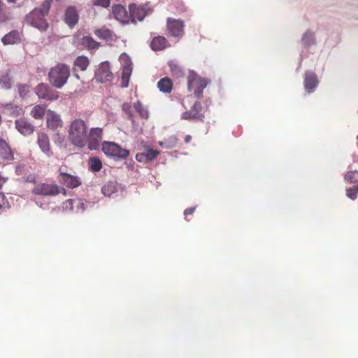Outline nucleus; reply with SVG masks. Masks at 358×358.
<instances>
[{
  "mask_svg": "<svg viewBox=\"0 0 358 358\" xmlns=\"http://www.w3.org/2000/svg\"><path fill=\"white\" fill-rule=\"evenodd\" d=\"M57 136H58L59 138H61L60 135L59 134H57Z\"/></svg>",
  "mask_w": 358,
  "mask_h": 358,
  "instance_id": "3c124183",
  "label": "nucleus"
},
{
  "mask_svg": "<svg viewBox=\"0 0 358 358\" xmlns=\"http://www.w3.org/2000/svg\"><path fill=\"white\" fill-rule=\"evenodd\" d=\"M129 20L136 23V20L142 21L150 13V9L146 6L131 3L129 6Z\"/></svg>",
  "mask_w": 358,
  "mask_h": 358,
  "instance_id": "9d476101",
  "label": "nucleus"
},
{
  "mask_svg": "<svg viewBox=\"0 0 358 358\" xmlns=\"http://www.w3.org/2000/svg\"><path fill=\"white\" fill-rule=\"evenodd\" d=\"M29 92V86L27 85H18V92L22 98H24Z\"/></svg>",
  "mask_w": 358,
  "mask_h": 358,
  "instance_id": "a19ab883",
  "label": "nucleus"
},
{
  "mask_svg": "<svg viewBox=\"0 0 358 358\" xmlns=\"http://www.w3.org/2000/svg\"><path fill=\"white\" fill-rule=\"evenodd\" d=\"M32 193L36 195L52 196L59 194L60 189L55 184L38 183L33 188Z\"/></svg>",
  "mask_w": 358,
  "mask_h": 358,
  "instance_id": "1a4fd4ad",
  "label": "nucleus"
},
{
  "mask_svg": "<svg viewBox=\"0 0 358 358\" xmlns=\"http://www.w3.org/2000/svg\"><path fill=\"white\" fill-rule=\"evenodd\" d=\"M35 92L39 99H45L47 101H55L59 98L58 92L52 89L45 83L38 85L35 88Z\"/></svg>",
  "mask_w": 358,
  "mask_h": 358,
  "instance_id": "f8f14e48",
  "label": "nucleus"
},
{
  "mask_svg": "<svg viewBox=\"0 0 358 358\" xmlns=\"http://www.w3.org/2000/svg\"><path fill=\"white\" fill-rule=\"evenodd\" d=\"M172 82L168 77L163 78L157 83L159 91L164 93H170L172 90Z\"/></svg>",
  "mask_w": 358,
  "mask_h": 358,
  "instance_id": "cd10ccee",
  "label": "nucleus"
},
{
  "mask_svg": "<svg viewBox=\"0 0 358 358\" xmlns=\"http://www.w3.org/2000/svg\"><path fill=\"white\" fill-rule=\"evenodd\" d=\"M93 203L83 199H68L64 208L74 211L76 213H83L86 210L92 208Z\"/></svg>",
  "mask_w": 358,
  "mask_h": 358,
  "instance_id": "6e6552de",
  "label": "nucleus"
},
{
  "mask_svg": "<svg viewBox=\"0 0 358 358\" xmlns=\"http://www.w3.org/2000/svg\"><path fill=\"white\" fill-rule=\"evenodd\" d=\"M73 65L75 69L85 71L89 65V59L85 56H79L74 61Z\"/></svg>",
  "mask_w": 358,
  "mask_h": 358,
  "instance_id": "c756f323",
  "label": "nucleus"
},
{
  "mask_svg": "<svg viewBox=\"0 0 358 358\" xmlns=\"http://www.w3.org/2000/svg\"><path fill=\"white\" fill-rule=\"evenodd\" d=\"M167 27L173 37L180 38L184 34V22L181 20L167 18Z\"/></svg>",
  "mask_w": 358,
  "mask_h": 358,
  "instance_id": "4468645a",
  "label": "nucleus"
},
{
  "mask_svg": "<svg viewBox=\"0 0 358 358\" xmlns=\"http://www.w3.org/2000/svg\"><path fill=\"white\" fill-rule=\"evenodd\" d=\"M37 142L41 151L45 154L50 155V148L48 136L45 134H38Z\"/></svg>",
  "mask_w": 358,
  "mask_h": 358,
  "instance_id": "393cba45",
  "label": "nucleus"
},
{
  "mask_svg": "<svg viewBox=\"0 0 358 358\" xmlns=\"http://www.w3.org/2000/svg\"><path fill=\"white\" fill-rule=\"evenodd\" d=\"M69 138L74 146L83 148L87 143V127L84 120L76 119L71 122L69 130Z\"/></svg>",
  "mask_w": 358,
  "mask_h": 358,
  "instance_id": "f03ea898",
  "label": "nucleus"
},
{
  "mask_svg": "<svg viewBox=\"0 0 358 358\" xmlns=\"http://www.w3.org/2000/svg\"><path fill=\"white\" fill-rule=\"evenodd\" d=\"M191 138H192L191 136H189V135L186 136L185 138V143H189L190 141Z\"/></svg>",
  "mask_w": 358,
  "mask_h": 358,
  "instance_id": "49530a36",
  "label": "nucleus"
},
{
  "mask_svg": "<svg viewBox=\"0 0 358 358\" xmlns=\"http://www.w3.org/2000/svg\"><path fill=\"white\" fill-rule=\"evenodd\" d=\"M178 143V138L176 136L173 135L169 136L163 141H159L158 144L163 148L171 149L176 146Z\"/></svg>",
  "mask_w": 358,
  "mask_h": 358,
  "instance_id": "c85d7f7f",
  "label": "nucleus"
},
{
  "mask_svg": "<svg viewBox=\"0 0 358 358\" xmlns=\"http://www.w3.org/2000/svg\"><path fill=\"white\" fill-rule=\"evenodd\" d=\"M19 169V168H18V167H17L16 171H20V169Z\"/></svg>",
  "mask_w": 358,
  "mask_h": 358,
  "instance_id": "5fc2aeb1",
  "label": "nucleus"
},
{
  "mask_svg": "<svg viewBox=\"0 0 358 358\" xmlns=\"http://www.w3.org/2000/svg\"><path fill=\"white\" fill-rule=\"evenodd\" d=\"M345 181L358 184V170L348 171L344 176Z\"/></svg>",
  "mask_w": 358,
  "mask_h": 358,
  "instance_id": "f704fd0d",
  "label": "nucleus"
},
{
  "mask_svg": "<svg viewBox=\"0 0 358 358\" xmlns=\"http://www.w3.org/2000/svg\"><path fill=\"white\" fill-rule=\"evenodd\" d=\"M159 155V151L146 146L141 152L136 154V159L141 163H148L153 161Z\"/></svg>",
  "mask_w": 358,
  "mask_h": 358,
  "instance_id": "dca6fc26",
  "label": "nucleus"
},
{
  "mask_svg": "<svg viewBox=\"0 0 358 358\" xmlns=\"http://www.w3.org/2000/svg\"><path fill=\"white\" fill-rule=\"evenodd\" d=\"M182 119L189 120L192 119H197L201 122L204 121V115L202 113H193L192 111H185L182 115Z\"/></svg>",
  "mask_w": 358,
  "mask_h": 358,
  "instance_id": "2f4dec72",
  "label": "nucleus"
},
{
  "mask_svg": "<svg viewBox=\"0 0 358 358\" xmlns=\"http://www.w3.org/2000/svg\"><path fill=\"white\" fill-rule=\"evenodd\" d=\"M19 169V168H18V167H17L16 171H20V169Z\"/></svg>",
  "mask_w": 358,
  "mask_h": 358,
  "instance_id": "864d4df0",
  "label": "nucleus"
},
{
  "mask_svg": "<svg viewBox=\"0 0 358 358\" xmlns=\"http://www.w3.org/2000/svg\"><path fill=\"white\" fill-rule=\"evenodd\" d=\"M357 138H358V135H357Z\"/></svg>",
  "mask_w": 358,
  "mask_h": 358,
  "instance_id": "4d7b16f0",
  "label": "nucleus"
},
{
  "mask_svg": "<svg viewBox=\"0 0 358 358\" xmlns=\"http://www.w3.org/2000/svg\"><path fill=\"white\" fill-rule=\"evenodd\" d=\"M102 151L108 157L113 158L115 160L124 159L129 155V150L121 148L115 143L104 141L102 144Z\"/></svg>",
  "mask_w": 358,
  "mask_h": 358,
  "instance_id": "39448f33",
  "label": "nucleus"
},
{
  "mask_svg": "<svg viewBox=\"0 0 358 358\" xmlns=\"http://www.w3.org/2000/svg\"><path fill=\"white\" fill-rule=\"evenodd\" d=\"M195 209H196V207H192V208L185 209L184 211V215L187 216L188 215L192 214L194 212Z\"/></svg>",
  "mask_w": 358,
  "mask_h": 358,
  "instance_id": "c03bdc74",
  "label": "nucleus"
},
{
  "mask_svg": "<svg viewBox=\"0 0 358 358\" xmlns=\"http://www.w3.org/2000/svg\"><path fill=\"white\" fill-rule=\"evenodd\" d=\"M113 78V73L110 71V64L108 62H101L96 69L94 79L97 83H104L110 81Z\"/></svg>",
  "mask_w": 358,
  "mask_h": 358,
  "instance_id": "9b49d317",
  "label": "nucleus"
},
{
  "mask_svg": "<svg viewBox=\"0 0 358 358\" xmlns=\"http://www.w3.org/2000/svg\"><path fill=\"white\" fill-rule=\"evenodd\" d=\"M358 183L352 187L346 189V195L351 200H355L357 197Z\"/></svg>",
  "mask_w": 358,
  "mask_h": 358,
  "instance_id": "4c0bfd02",
  "label": "nucleus"
},
{
  "mask_svg": "<svg viewBox=\"0 0 358 358\" xmlns=\"http://www.w3.org/2000/svg\"><path fill=\"white\" fill-rule=\"evenodd\" d=\"M27 181L29 182H33L35 181V177L32 175H30L27 177Z\"/></svg>",
  "mask_w": 358,
  "mask_h": 358,
  "instance_id": "a18cd8bd",
  "label": "nucleus"
},
{
  "mask_svg": "<svg viewBox=\"0 0 358 358\" xmlns=\"http://www.w3.org/2000/svg\"><path fill=\"white\" fill-rule=\"evenodd\" d=\"M70 76L69 68L67 65L61 64L52 68L49 74L50 83L57 87L62 88L67 82Z\"/></svg>",
  "mask_w": 358,
  "mask_h": 358,
  "instance_id": "7ed1b4c3",
  "label": "nucleus"
},
{
  "mask_svg": "<svg viewBox=\"0 0 358 358\" xmlns=\"http://www.w3.org/2000/svg\"><path fill=\"white\" fill-rule=\"evenodd\" d=\"M10 208L9 202L5 195L0 192V214Z\"/></svg>",
  "mask_w": 358,
  "mask_h": 358,
  "instance_id": "e433bc0d",
  "label": "nucleus"
},
{
  "mask_svg": "<svg viewBox=\"0 0 358 358\" xmlns=\"http://www.w3.org/2000/svg\"><path fill=\"white\" fill-rule=\"evenodd\" d=\"M9 2H13L15 0H7Z\"/></svg>",
  "mask_w": 358,
  "mask_h": 358,
  "instance_id": "603ef678",
  "label": "nucleus"
},
{
  "mask_svg": "<svg viewBox=\"0 0 358 358\" xmlns=\"http://www.w3.org/2000/svg\"><path fill=\"white\" fill-rule=\"evenodd\" d=\"M76 76L77 78H79V76H78V74H76Z\"/></svg>",
  "mask_w": 358,
  "mask_h": 358,
  "instance_id": "6e6d98bb",
  "label": "nucleus"
},
{
  "mask_svg": "<svg viewBox=\"0 0 358 358\" xmlns=\"http://www.w3.org/2000/svg\"><path fill=\"white\" fill-rule=\"evenodd\" d=\"M207 84L206 79L198 77L194 71L189 72L187 76L188 90L193 92L195 97L200 99L202 96L203 90L206 87Z\"/></svg>",
  "mask_w": 358,
  "mask_h": 358,
  "instance_id": "20e7f679",
  "label": "nucleus"
},
{
  "mask_svg": "<svg viewBox=\"0 0 358 358\" xmlns=\"http://www.w3.org/2000/svg\"><path fill=\"white\" fill-rule=\"evenodd\" d=\"M15 128L24 136L31 134L34 131V126L26 118H19L15 120Z\"/></svg>",
  "mask_w": 358,
  "mask_h": 358,
  "instance_id": "a211bd4d",
  "label": "nucleus"
},
{
  "mask_svg": "<svg viewBox=\"0 0 358 358\" xmlns=\"http://www.w3.org/2000/svg\"><path fill=\"white\" fill-rule=\"evenodd\" d=\"M120 61L122 64V86L127 87L132 73V62L131 58L125 53L120 55Z\"/></svg>",
  "mask_w": 358,
  "mask_h": 358,
  "instance_id": "423d86ee",
  "label": "nucleus"
},
{
  "mask_svg": "<svg viewBox=\"0 0 358 358\" xmlns=\"http://www.w3.org/2000/svg\"><path fill=\"white\" fill-rule=\"evenodd\" d=\"M302 46L308 49L316 44L315 33L310 29L306 30L301 36Z\"/></svg>",
  "mask_w": 358,
  "mask_h": 358,
  "instance_id": "412c9836",
  "label": "nucleus"
},
{
  "mask_svg": "<svg viewBox=\"0 0 358 358\" xmlns=\"http://www.w3.org/2000/svg\"><path fill=\"white\" fill-rule=\"evenodd\" d=\"M110 0H95L94 2V5L101 6L103 8H108L110 6Z\"/></svg>",
  "mask_w": 358,
  "mask_h": 358,
  "instance_id": "79ce46f5",
  "label": "nucleus"
},
{
  "mask_svg": "<svg viewBox=\"0 0 358 358\" xmlns=\"http://www.w3.org/2000/svg\"><path fill=\"white\" fill-rule=\"evenodd\" d=\"M167 45V40L164 36L155 37L150 43V48L154 51H159L164 49Z\"/></svg>",
  "mask_w": 358,
  "mask_h": 358,
  "instance_id": "a878e982",
  "label": "nucleus"
},
{
  "mask_svg": "<svg viewBox=\"0 0 358 358\" xmlns=\"http://www.w3.org/2000/svg\"><path fill=\"white\" fill-rule=\"evenodd\" d=\"M95 34L99 38L108 39L111 36V32L108 29H97L95 31Z\"/></svg>",
  "mask_w": 358,
  "mask_h": 358,
  "instance_id": "ea45409f",
  "label": "nucleus"
},
{
  "mask_svg": "<svg viewBox=\"0 0 358 358\" xmlns=\"http://www.w3.org/2000/svg\"><path fill=\"white\" fill-rule=\"evenodd\" d=\"M202 110V106L200 102L196 101L194 103V104L191 108V110H192L194 113H201L200 112Z\"/></svg>",
  "mask_w": 358,
  "mask_h": 358,
  "instance_id": "37998d69",
  "label": "nucleus"
},
{
  "mask_svg": "<svg viewBox=\"0 0 358 358\" xmlns=\"http://www.w3.org/2000/svg\"><path fill=\"white\" fill-rule=\"evenodd\" d=\"M52 0H45L38 8H34L25 16V22L41 31H45L48 28V23L45 19L48 15Z\"/></svg>",
  "mask_w": 358,
  "mask_h": 358,
  "instance_id": "f257e3e1",
  "label": "nucleus"
},
{
  "mask_svg": "<svg viewBox=\"0 0 358 358\" xmlns=\"http://www.w3.org/2000/svg\"><path fill=\"white\" fill-rule=\"evenodd\" d=\"M47 125L48 127L52 130L61 128L62 127V121L60 118V115L53 111L48 110L47 113Z\"/></svg>",
  "mask_w": 358,
  "mask_h": 358,
  "instance_id": "aec40b11",
  "label": "nucleus"
},
{
  "mask_svg": "<svg viewBox=\"0 0 358 358\" xmlns=\"http://www.w3.org/2000/svg\"><path fill=\"white\" fill-rule=\"evenodd\" d=\"M318 84L319 80L317 75L312 71H306L303 77L305 91L308 94L314 92Z\"/></svg>",
  "mask_w": 358,
  "mask_h": 358,
  "instance_id": "2eb2a0df",
  "label": "nucleus"
},
{
  "mask_svg": "<svg viewBox=\"0 0 358 358\" xmlns=\"http://www.w3.org/2000/svg\"><path fill=\"white\" fill-rule=\"evenodd\" d=\"M122 109L125 113L126 115H127V117L129 120H130L132 122V124L134 123V120L133 118V113L131 110V106L129 103H124L122 105Z\"/></svg>",
  "mask_w": 358,
  "mask_h": 358,
  "instance_id": "58836bf2",
  "label": "nucleus"
},
{
  "mask_svg": "<svg viewBox=\"0 0 358 358\" xmlns=\"http://www.w3.org/2000/svg\"><path fill=\"white\" fill-rule=\"evenodd\" d=\"M102 129L99 127L92 128L87 135V147L90 150H98L102 139Z\"/></svg>",
  "mask_w": 358,
  "mask_h": 358,
  "instance_id": "ddd939ff",
  "label": "nucleus"
},
{
  "mask_svg": "<svg viewBox=\"0 0 358 358\" xmlns=\"http://www.w3.org/2000/svg\"><path fill=\"white\" fill-rule=\"evenodd\" d=\"M134 107L135 108L136 112L141 115V117L147 119L149 116L148 110L146 108H145L141 102L138 101L136 103L134 104Z\"/></svg>",
  "mask_w": 358,
  "mask_h": 358,
  "instance_id": "72a5a7b5",
  "label": "nucleus"
},
{
  "mask_svg": "<svg viewBox=\"0 0 358 358\" xmlns=\"http://www.w3.org/2000/svg\"><path fill=\"white\" fill-rule=\"evenodd\" d=\"M35 202L38 206L43 208V203L41 201H36Z\"/></svg>",
  "mask_w": 358,
  "mask_h": 358,
  "instance_id": "de8ad7c7",
  "label": "nucleus"
},
{
  "mask_svg": "<svg viewBox=\"0 0 358 358\" xmlns=\"http://www.w3.org/2000/svg\"><path fill=\"white\" fill-rule=\"evenodd\" d=\"M205 103H206V105L208 106V104L210 103V101H208L206 100Z\"/></svg>",
  "mask_w": 358,
  "mask_h": 358,
  "instance_id": "09e8293b",
  "label": "nucleus"
},
{
  "mask_svg": "<svg viewBox=\"0 0 358 358\" xmlns=\"http://www.w3.org/2000/svg\"><path fill=\"white\" fill-rule=\"evenodd\" d=\"M0 86L6 90L12 87V79L8 73H4L0 76Z\"/></svg>",
  "mask_w": 358,
  "mask_h": 358,
  "instance_id": "473e14b6",
  "label": "nucleus"
},
{
  "mask_svg": "<svg viewBox=\"0 0 358 358\" xmlns=\"http://www.w3.org/2000/svg\"><path fill=\"white\" fill-rule=\"evenodd\" d=\"M124 191V187L116 180H109L101 187V193L106 197L116 199Z\"/></svg>",
  "mask_w": 358,
  "mask_h": 358,
  "instance_id": "0eeeda50",
  "label": "nucleus"
},
{
  "mask_svg": "<svg viewBox=\"0 0 358 358\" xmlns=\"http://www.w3.org/2000/svg\"><path fill=\"white\" fill-rule=\"evenodd\" d=\"M31 114L35 119H41L45 115V108L38 105L36 106L31 110Z\"/></svg>",
  "mask_w": 358,
  "mask_h": 358,
  "instance_id": "c9c22d12",
  "label": "nucleus"
},
{
  "mask_svg": "<svg viewBox=\"0 0 358 358\" xmlns=\"http://www.w3.org/2000/svg\"><path fill=\"white\" fill-rule=\"evenodd\" d=\"M63 183L69 188L74 189L81 185L79 177L67 173H61Z\"/></svg>",
  "mask_w": 358,
  "mask_h": 358,
  "instance_id": "4be33fe9",
  "label": "nucleus"
},
{
  "mask_svg": "<svg viewBox=\"0 0 358 358\" xmlns=\"http://www.w3.org/2000/svg\"><path fill=\"white\" fill-rule=\"evenodd\" d=\"M61 189L63 191V193L65 194H66V190H65V189L62 188Z\"/></svg>",
  "mask_w": 358,
  "mask_h": 358,
  "instance_id": "8fccbe9b",
  "label": "nucleus"
},
{
  "mask_svg": "<svg viewBox=\"0 0 358 358\" xmlns=\"http://www.w3.org/2000/svg\"><path fill=\"white\" fill-rule=\"evenodd\" d=\"M64 20L70 27H74L78 22L79 14L75 6H68L65 10Z\"/></svg>",
  "mask_w": 358,
  "mask_h": 358,
  "instance_id": "f3484780",
  "label": "nucleus"
},
{
  "mask_svg": "<svg viewBox=\"0 0 358 358\" xmlns=\"http://www.w3.org/2000/svg\"><path fill=\"white\" fill-rule=\"evenodd\" d=\"M112 13L114 17L122 24H127L129 21V14L126 8L120 5H114L112 8Z\"/></svg>",
  "mask_w": 358,
  "mask_h": 358,
  "instance_id": "6ab92c4d",
  "label": "nucleus"
},
{
  "mask_svg": "<svg viewBox=\"0 0 358 358\" xmlns=\"http://www.w3.org/2000/svg\"><path fill=\"white\" fill-rule=\"evenodd\" d=\"M80 45L85 48H87L90 50H96L99 43L95 41L91 36H85L80 39Z\"/></svg>",
  "mask_w": 358,
  "mask_h": 358,
  "instance_id": "bb28decb",
  "label": "nucleus"
},
{
  "mask_svg": "<svg viewBox=\"0 0 358 358\" xmlns=\"http://www.w3.org/2000/svg\"><path fill=\"white\" fill-rule=\"evenodd\" d=\"M89 165L90 170L93 172H99L102 168V162L96 157L90 158Z\"/></svg>",
  "mask_w": 358,
  "mask_h": 358,
  "instance_id": "7c9ffc66",
  "label": "nucleus"
},
{
  "mask_svg": "<svg viewBox=\"0 0 358 358\" xmlns=\"http://www.w3.org/2000/svg\"><path fill=\"white\" fill-rule=\"evenodd\" d=\"M0 157L7 161H11L14 159L10 148L6 141L2 138H0Z\"/></svg>",
  "mask_w": 358,
  "mask_h": 358,
  "instance_id": "5701e85b",
  "label": "nucleus"
},
{
  "mask_svg": "<svg viewBox=\"0 0 358 358\" xmlns=\"http://www.w3.org/2000/svg\"><path fill=\"white\" fill-rule=\"evenodd\" d=\"M1 41L4 45L19 43L21 41L20 33L18 31L13 30L6 34Z\"/></svg>",
  "mask_w": 358,
  "mask_h": 358,
  "instance_id": "b1692460",
  "label": "nucleus"
}]
</instances>
